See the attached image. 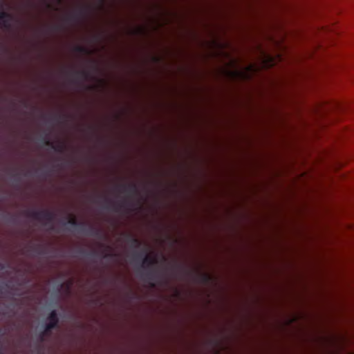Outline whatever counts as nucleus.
<instances>
[{
	"instance_id": "obj_19",
	"label": "nucleus",
	"mask_w": 354,
	"mask_h": 354,
	"mask_svg": "<svg viewBox=\"0 0 354 354\" xmlns=\"http://www.w3.org/2000/svg\"><path fill=\"white\" fill-rule=\"evenodd\" d=\"M72 283H73V282H72V281H71L67 284H66L67 290H70V288L72 286Z\"/></svg>"
},
{
	"instance_id": "obj_18",
	"label": "nucleus",
	"mask_w": 354,
	"mask_h": 354,
	"mask_svg": "<svg viewBox=\"0 0 354 354\" xmlns=\"http://www.w3.org/2000/svg\"><path fill=\"white\" fill-rule=\"evenodd\" d=\"M77 18V15H71L69 16L67 19L68 20H73V19H75Z\"/></svg>"
},
{
	"instance_id": "obj_20",
	"label": "nucleus",
	"mask_w": 354,
	"mask_h": 354,
	"mask_svg": "<svg viewBox=\"0 0 354 354\" xmlns=\"http://www.w3.org/2000/svg\"><path fill=\"white\" fill-rule=\"evenodd\" d=\"M84 10H83V9H81V10L79 11V13H78L79 15H79L80 17H82V16H83V15H84Z\"/></svg>"
},
{
	"instance_id": "obj_24",
	"label": "nucleus",
	"mask_w": 354,
	"mask_h": 354,
	"mask_svg": "<svg viewBox=\"0 0 354 354\" xmlns=\"http://www.w3.org/2000/svg\"><path fill=\"white\" fill-rule=\"evenodd\" d=\"M0 268H1V269H3V268H4L3 265V264H1V263H0Z\"/></svg>"
},
{
	"instance_id": "obj_14",
	"label": "nucleus",
	"mask_w": 354,
	"mask_h": 354,
	"mask_svg": "<svg viewBox=\"0 0 354 354\" xmlns=\"http://www.w3.org/2000/svg\"><path fill=\"white\" fill-rule=\"evenodd\" d=\"M74 50L75 52L82 53V54H89L90 53V52L87 48L82 46H75Z\"/></svg>"
},
{
	"instance_id": "obj_10",
	"label": "nucleus",
	"mask_w": 354,
	"mask_h": 354,
	"mask_svg": "<svg viewBox=\"0 0 354 354\" xmlns=\"http://www.w3.org/2000/svg\"><path fill=\"white\" fill-rule=\"evenodd\" d=\"M126 206H131V204L129 203L128 201L124 200L122 203L118 204H113L111 205V209L115 212H119L122 208L125 207Z\"/></svg>"
},
{
	"instance_id": "obj_21",
	"label": "nucleus",
	"mask_w": 354,
	"mask_h": 354,
	"mask_svg": "<svg viewBox=\"0 0 354 354\" xmlns=\"http://www.w3.org/2000/svg\"><path fill=\"white\" fill-rule=\"evenodd\" d=\"M66 118V115H59V116L57 117V118H58V120H63V119H64V118Z\"/></svg>"
},
{
	"instance_id": "obj_4",
	"label": "nucleus",
	"mask_w": 354,
	"mask_h": 354,
	"mask_svg": "<svg viewBox=\"0 0 354 354\" xmlns=\"http://www.w3.org/2000/svg\"><path fill=\"white\" fill-rule=\"evenodd\" d=\"M135 259L136 260H142V266L147 268H151L153 266L158 263L157 258L147 254L146 250L142 253L136 254Z\"/></svg>"
},
{
	"instance_id": "obj_3",
	"label": "nucleus",
	"mask_w": 354,
	"mask_h": 354,
	"mask_svg": "<svg viewBox=\"0 0 354 354\" xmlns=\"http://www.w3.org/2000/svg\"><path fill=\"white\" fill-rule=\"evenodd\" d=\"M24 214L28 217L42 221H46L47 223H51L55 220V214L54 212L47 210H26Z\"/></svg>"
},
{
	"instance_id": "obj_11",
	"label": "nucleus",
	"mask_w": 354,
	"mask_h": 354,
	"mask_svg": "<svg viewBox=\"0 0 354 354\" xmlns=\"http://www.w3.org/2000/svg\"><path fill=\"white\" fill-rule=\"evenodd\" d=\"M197 279L200 283L203 284H207L212 280L211 276L207 273H198Z\"/></svg>"
},
{
	"instance_id": "obj_5",
	"label": "nucleus",
	"mask_w": 354,
	"mask_h": 354,
	"mask_svg": "<svg viewBox=\"0 0 354 354\" xmlns=\"http://www.w3.org/2000/svg\"><path fill=\"white\" fill-rule=\"evenodd\" d=\"M116 189L119 192L128 193L129 194L138 195L139 190L136 183L118 185Z\"/></svg>"
},
{
	"instance_id": "obj_8",
	"label": "nucleus",
	"mask_w": 354,
	"mask_h": 354,
	"mask_svg": "<svg viewBox=\"0 0 354 354\" xmlns=\"http://www.w3.org/2000/svg\"><path fill=\"white\" fill-rule=\"evenodd\" d=\"M14 19L12 15L2 11L0 12V26L6 29L12 28L11 21Z\"/></svg>"
},
{
	"instance_id": "obj_12",
	"label": "nucleus",
	"mask_w": 354,
	"mask_h": 354,
	"mask_svg": "<svg viewBox=\"0 0 354 354\" xmlns=\"http://www.w3.org/2000/svg\"><path fill=\"white\" fill-rule=\"evenodd\" d=\"M128 239L131 248L138 249L141 247L142 242L139 239L131 236H128Z\"/></svg>"
},
{
	"instance_id": "obj_22",
	"label": "nucleus",
	"mask_w": 354,
	"mask_h": 354,
	"mask_svg": "<svg viewBox=\"0 0 354 354\" xmlns=\"http://www.w3.org/2000/svg\"><path fill=\"white\" fill-rule=\"evenodd\" d=\"M149 284H150V286L151 288H154L155 287V283L151 281V282L149 283Z\"/></svg>"
},
{
	"instance_id": "obj_15",
	"label": "nucleus",
	"mask_w": 354,
	"mask_h": 354,
	"mask_svg": "<svg viewBox=\"0 0 354 354\" xmlns=\"http://www.w3.org/2000/svg\"><path fill=\"white\" fill-rule=\"evenodd\" d=\"M146 277L150 281H153L155 278V271L154 270L149 271V272H147L146 274Z\"/></svg>"
},
{
	"instance_id": "obj_23",
	"label": "nucleus",
	"mask_w": 354,
	"mask_h": 354,
	"mask_svg": "<svg viewBox=\"0 0 354 354\" xmlns=\"http://www.w3.org/2000/svg\"><path fill=\"white\" fill-rule=\"evenodd\" d=\"M105 248H106V251H108V250H110V247H109V246H106Z\"/></svg>"
},
{
	"instance_id": "obj_17",
	"label": "nucleus",
	"mask_w": 354,
	"mask_h": 354,
	"mask_svg": "<svg viewBox=\"0 0 354 354\" xmlns=\"http://www.w3.org/2000/svg\"><path fill=\"white\" fill-rule=\"evenodd\" d=\"M177 268H180V267H177V268H172L171 270V273L173 276H176V270Z\"/></svg>"
},
{
	"instance_id": "obj_13",
	"label": "nucleus",
	"mask_w": 354,
	"mask_h": 354,
	"mask_svg": "<svg viewBox=\"0 0 354 354\" xmlns=\"http://www.w3.org/2000/svg\"><path fill=\"white\" fill-rule=\"evenodd\" d=\"M75 76L78 79L88 80L91 75L88 71H77L74 73Z\"/></svg>"
},
{
	"instance_id": "obj_26",
	"label": "nucleus",
	"mask_w": 354,
	"mask_h": 354,
	"mask_svg": "<svg viewBox=\"0 0 354 354\" xmlns=\"http://www.w3.org/2000/svg\"><path fill=\"white\" fill-rule=\"evenodd\" d=\"M96 254L95 252L91 253V254Z\"/></svg>"
},
{
	"instance_id": "obj_9",
	"label": "nucleus",
	"mask_w": 354,
	"mask_h": 354,
	"mask_svg": "<svg viewBox=\"0 0 354 354\" xmlns=\"http://www.w3.org/2000/svg\"><path fill=\"white\" fill-rule=\"evenodd\" d=\"M29 248L30 250L35 252L38 254H45L48 253V248L41 243L30 245Z\"/></svg>"
},
{
	"instance_id": "obj_16",
	"label": "nucleus",
	"mask_w": 354,
	"mask_h": 354,
	"mask_svg": "<svg viewBox=\"0 0 354 354\" xmlns=\"http://www.w3.org/2000/svg\"><path fill=\"white\" fill-rule=\"evenodd\" d=\"M115 256V254L112 252H103V258L104 259L112 258Z\"/></svg>"
},
{
	"instance_id": "obj_6",
	"label": "nucleus",
	"mask_w": 354,
	"mask_h": 354,
	"mask_svg": "<svg viewBox=\"0 0 354 354\" xmlns=\"http://www.w3.org/2000/svg\"><path fill=\"white\" fill-rule=\"evenodd\" d=\"M42 141L45 145L50 147L56 152L64 153L66 149V145L62 141H59L57 144H55L46 137L42 138Z\"/></svg>"
},
{
	"instance_id": "obj_7",
	"label": "nucleus",
	"mask_w": 354,
	"mask_h": 354,
	"mask_svg": "<svg viewBox=\"0 0 354 354\" xmlns=\"http://www.w3.org/2000/svg\"><path fill=\"white\" fill-rule=\"evenodd\" d=\"M254 66L250 65L245 68L246 71H241L239 70H235L230 71V75L234 78L241 79V80H248L250 78V75L248 74L250 71L253 70Z\"/></svg>"
},
{
	"instance_id": "obj_2",
	"label": "nucleus",
	"mask_w": 354,
	"mask_h": 354,
	"mask_svg": "<svg viewBox=\"0 0 354 354\" xmlns=\"http://www.w3.org/2000/svg\"><path fill=\"white\" fill-rule=\"evenodd\" d=\"M47 323L44 326V330L39 335V340L41 342L44 341L45 336L50 335L52 330L58 327L59 324V317L56 310H53L47 318Z\"/></svg>"
},
{
	"instance_id": "obj_25",
	"label": "nucleus",
	"mask_w": 354,
	"mask_h": 354,
	"mask_svg": "<svg viewBox=\"0 0 354 354\" xmlns=\"http://www.w3.org/2000/svg\"><path fill=\"white\" fill-rule=\"evenodd\" d=\"M65 284L64 283H62L61 284V288H62Z\"/></svg>"
},
{
	"instance_id": "obj_1",
	"label": "nucleus",
	"mask_w": 354,
	"mask_h": 354,
	"mask_svg": "<svg viewBox=\"0 0 354 354\" xmlns=\"http://www.w3.org/2000/svg\"><path fill=\"white\" fill-rule=\"evenodd\" d=\"M68 223L72 226L77 227L79 232L86 235L93 236L98 238L102 236L101 231L99 229L92 225H87L84 222H77L75 216H70L68 220Z\"/></svg>"
}]
</instances>
